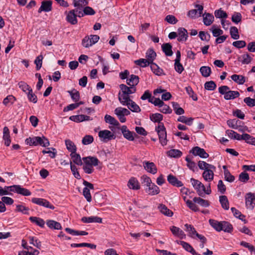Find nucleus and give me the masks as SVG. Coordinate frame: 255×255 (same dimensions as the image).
<instances>
[{"instance_id":"obj_1","label":"nucleus","mask_w":255,"mask_h":255,"mask_svg":"<svg viewBox=\"0 0 255 255\" xmlns=\"http://www.w3.org/2000/svg\"><path fill=\"white\" fill-rule=\"evenodd\" d=\"M193 201L194 202L191 200H187L186 201V203L189 208L195 212L199 210V208L195 203H197L203 207H208L210 206L209 201L201 198L200 197H194L193 199Z\"/></svg>"},{"instance_id":"obj_2","label":"nucleus","mask_w":255,"mask_h":255,"mask_svg":"<svg viewBox=\"0 0 255 255\" xmlns=\"http://www.w3.org/2000/svg\"><path fill=\"white\" fill-rule=\"evenodd\" d=\"M218 91L220 94L224 95V98L226 100L235 99L240 95L238 91L230 90L228 86H221L218 88Z\"/></svg>"},{"instance_id":"obj_3","label":"nucleus","mask_w":255,"mask_h":255,"mask_svg":"<svg viewBox=\"0 0 255 255\" xmlns=\"http://www.w3.org/2000/svg\"><path fill=\"white\" fill-rule=\"evenodd\" d=\"M25 142L27 144H28L30 146H37L38 145H40L43 147H46L49 145V142L48 140L44 136L42 137H29L26 139Z\"/></svg>"},{"instance_id":"obj_4","label":"nucleus","mask_w":255,"mask_h":255,"mask_svg":"<svg viewBox=\"0 0 255 255\" xmlns=\"http://www.w3.org/2000/svg\"><path fill=\"white\" fill-rule=\"evenodd\" d=\"M155 131L157 132L159 141L162 146L167 144V134L165 128L163 123L158 124L155 128Z\"/></svg>"},{"instance_id":"obj_5","label":"nucleus","mask_w":255,"mask_h":255,"mask_svg":"<svg viewBox=\"0 0 255 255\" xmlns=\"http://www.w3.org/2000/svg\"><path fill=\"white\" fill-rule=\"evenodd\" d=\"M120 88L122 91V94L121 93L119 94V100L120 103L126 102L130 100L129 95L131 91H130L129 87L127 86L125 84H121Z\"/></svg>"},{"instance_id":"obj_6","label":"nucleus","mask_w":255,"mask_h":255,"mask_svg":"<svg viewBox=\"0 0 255 255\" xmlns=\"http://www.w3.org/2000/svg\"><path fill=\"white\" fill-rule=\"evenodd\" d=\"M100 39L98 35H90L85 36L82 41V45L85 47H89L97 43Z\"/></svg>"},{"instance_id":"obj_7","label":"nucleus","mask_w":255,"mask_h":255,"mask_svg":"<svg viewBox=\"0 0 255 255\" xmlns=\"http://www.w3.org/2000/svg\"><path fill=\"white\" fill-rule=\"evenodd\" d=\"M98 135L101 141L104 142H106L116 138V135L111 131L107 129L100 130L98 133Z\"/></svg>"},{"instance_id":"obj_8","label":"nucleus","mask_w":255,"mask_h":255,"mask_svg":"<svg viewBox=\"0 0 255 255\" xmlns=\"http://www.w3.org/2000/svg\"><path fill=\"white\" fill-rule=\"evenodd\" d=\"M83 185L85 186L83 191V195L86 199L87 201L90 202L92 201V197L90 191V189H94V185L92 183L84 180Z\"/></svg>"},{"instance_id":"obj_9","label":"nucleus","mask_w":255,"mask_h":255,"mask_svg":"<svg viewBox=\"0 0 255 255\" xmlns=\"http://www.w3.org/2000/svg\"><path fill=\"white\" fill-rule=\"evenodd\" d=\"M31 202L35 204L54 210L55 207L50 204V203L45 199L40 198H33L31 199Z\"/></svg>"},{"instance_id":"obj_10","label":"nucleus","mask_w":255,"mask_h":255,"mask_svg":"<svg viewBox=\"0 0 255 255\" xmlns=\"http://www.w3.org/2000/svg\"><path fill=\"white\" fill-rule=\"evenodd\" d=\"M190 153H192L194 156H199L202 158H207L209 155L205 150L199 146H195L190 150Z\"/></svg>"},{"instance_id":"obj_11","label":"nucleus","mask_w":255,"mask_h":255,"mask_svg":"<svg viewBox=\"0 0 255 255\" xmlns=\"http://www.w3.org/2000/svg\"><path fill=\"white\" fill-rule=\"evenodd\" d=\"M195 7L196 9L190 10L187 13V15L192 18H195L197 15L201 16L203 13V6L202 5L196 4Z\"/></svg>"},{"instance_id":"obj_12","label":"nucleus","mask_w":255,"mask_h":255,"mask_svg":"<svg viewBox=\"0 0 255 255\" xmlns=\"http://www.w3.org/2000/svg\"><path fill=\"white\" fill-rule=\"evenodd\" d=\"M191 182L194 188L197 190L198 195L200 196H203V192H202V190L205 189L204 184L199 180L193 178H191Z\"/></svg>"},{"instance_id":"obj_13","label":"nucleus","mask_w":255,"mask_h":255,"mask_svg":"<svg viewBox=\"0 0 255 255\" xmlns=\"http://www.w3.org/2000/svg\"><path fill=\"white\" fill-rule=\"evenodd\" d=\"M124 106H127L132 112L139 113L141 110L140 107L134 101L130 99L129 101L121 103Z\"/></svg>"},{"instance_id":"obj_14","label":"nucleus","mask_w":255,"mask_h":255,"mask_svg":"<svg viewBox=\"0 0 255 255\" xmlns=\"http://www.w3.org/2000/svg\"><path fill=\"white\" fill-rule=\"evenodd\" d=\"M216 167L214 165V168H208L203 172L202 176L206 181H211L214 179V172L216 170Z\"/></svg>"},{"instance_id":"obj_15","label":"nucleus","mask_w":255,"mask_h":255,"mask_svg":"<svg viewBox=\"0 0 255 255\" xmlns=\"http://www.w3.org/2000/svg\"><path fill=\"white\" fill-rule=\"evenodd\" d=\"M176 242L178 244L181 245L185 251L190 253L192 255H201L197 253L189 243L182 241H177Z\"/></svg>"},{"instance_id":"obj_16","label":"nucleus","mask_w":255,"mask_h":255,"mask_svg":"<svg viewBox=\"0 0 255 255\" xmlns=\"http://www.w3.org/2000/svg\"><path fill=\"white\" fill-rule=\"evenodd\" d=\"M144 168L149 173L155 174L157 171L155 164L152 162L144 161L143 162Z\"/></svg>"},{"instance_id":"obj_17","label":"nucleus","mask_w":255,"mask_h":255,"mask_svg":"<svg viewBox=\"0 0 255 255\" xmlns=\"http://www.w3.org/2000/svg\"><path fill=\"white\" fill-rule=\"evenodd\" d=\"M52 2L50 0L42 1L38 12L40 13L42 11L49 12L51 11L52 9Z\"/></svg>"},{"instance_id":"obj_18","label":"nucleus","mask_w":255,"mask_h":255,"mask_svg":"<svg viewBox=\"0 0 255 255\" xmlns=\"http://www.w3.org/2000/svg\"><path fill=\"white\" fill-rule=\"evenodd\" d=\"M83 160L85 164H88L92 166H97L100 162L99 159L94 156H87L83 158Z\"/></svg>"},{"instance_id":"obj_19","label":"nucleus","mask_w":255,"mask_h":255,"mask_svg":"<svg viewBox=\"0 0 255 255\" xmlns=\"http://www.w3.org/2000/svg\"><path fill=\"white\" fill-rule=\"evenodd\" d=\"M255 195L251 193L247 194L246 196V205L248 208L253 209L255 204Z\"/></svg>"},{"instance_id":"obj_20","label":"nucleus","mask_w":255,"mask_h":255,"mask_svg":"<svg viewBox=\"0 0 255 255\" xmlns=\"http://www.w3.org/2000/svg\"><path fill=\"white\" fill-rule=\"evenodd\" d=\"M121 131L125 138L129 141H133L134 140L133 134H135V133L129 130L127 128V126H123L121 128Z\"/></svg>"},{"instance_id":"obj_21","label":"nucleus","mask_w":255,"mask_h":255,"mask_svg":"<svg viewBox=\"0 0 255 255\" xmlns=\"http://www.w3.org/2000/svg\"><path fill=\"white\" fill-rule=\"evenodd\" d=\"M146 193L150 195H157L160 192L159 188L152 183L145 189Z\"/></svg>"},{"instance_id":"obj_22","label":"nucleus","mask_w":255,"mask_h":255,"mask_svg":"<svg viewBox=\"0 0 255 255\" xmlns=\"http://www.w3.org/2000/svg\"><path fill=\"white\" fill-rule=\"evenodd\" d=\"M170 230L174 236L179 238L180 239H183L186 238V235L179 228L175 226H172L170 228Z\"/></svg>"},{"instance_id":"obj_23","label":"nucleus","mask_w":255,"mask_h":255,"mask_svg":"<svg viewBox=\"0 0 255 255\" xmlns=\"http://www.w3.org/2000/svg\"><path fill=\"white\" fill-rule=\"evenodd\" d=\"M167 181L172 185L177 187H182L183 185L181 181L178 180L175 176L171 174L168 175Z\"/></svg>"},{"instance_id":"obj_24","label":"nucleus","mask_w":255,"mask_h":255,"mask_svg":"<svg viewBox=\"0 0 255 255\" xmlns=\"http://www.w3.org/2000/svg\"><path fill=\"white\" fill-rule=\"evenodd\" d=\"M81 221L83 223H101L102 222V219L97 216H90V217H83L81 219Z\"/></svg>"},{"instance_id":"obj_25","label":"nucleus","mask_w":255,"mask_h":255,"mask_svg":"<svg viewBox=\"0 0 255 255\" xmlns=\"http://www.w3.org/2000/svg\"><path fill=\"white\" fill-rule=\"evenodd\" d=\"M178 37L177 38L179 41H185L188 38V32L187 30L182 27H180L178 29Z\"/></svg>"},{"instance_id":"obj_26","label":"nucleus","mask_w":255,"mask_h":255,"mask_svg":"<svg viewBox=\"0 0 255 255\" xmlns=\"http://www.w3.org/2000/svg\"><path fill=\"white\" fill-rule=\"evenodd\" d=\"M128 187L132 190H138L140 189V185L137 179L135 177H131L128 183Z\"/></svg>"},{"instance_id":"obj_27","label":"nucleus","mask_w":255,"mask_h":255,"mask_svg":"<svg viewBox=\"0 0 255 255\" xmlns=\"http://www.w3.org/2000/svg\"><path fill=\"white\" fill-rule=\"evenodd\" d=\"M3 140L6 146H9L11 143V139L9 135V131L7 127H4L3 129Z\"/></svg>"},{"instance_id":"obj_28","label":"nucleus","mask_w":255,"mask_h":255,"mask_svg":"<svg viewBox=\"0 0 255 255\" xmlns=\"http://www.w3.org/2000/svg\"><path fill=\"white\" fill-rule=\"evenodd\" d=\"M77 14L75 13V10H70L66 16L67 21L72 24L77 23Z\"/></svg>"},{"instance_id":"obj_29","label":"nucleus","mask_w":255,"mask_h":255,"mask_svg":"<svg viewBox=\"0 0 255 255\" xmlns=\"http://www.w3.org/2000/svg\"><path fill=\"white\" fill-rule=\"evenodd\" d=\"M203 22L206 26L210 25L214 20V16L210 13H205L203 15Z\"/></svg>"},{"instance_id":"obj_30","label":"nucleus","mask_w":255,"mask_h":255,"mask_svg":"<svg viewBox=\"0 0 255 255\" xmlns=\"http://www.w3.org/2000/svg\"><path fill=\"white\" fill-rule=\"evenodd\" d=\"M172 45L169 43H163L162 46V50L167 56H171L173 55Z\"/></svg>"},{"instance_id":"obj_31","label":"nucleus","mask_w":255,"mask_h":255,"mask_svg":"<svg viewBox=\"0 0 255 255\" xmlns=\"http://www.w3.org/2000/svg\"><path fill=\"white\" fill-rule=\"evenodd\" d=\"M46 224L51 229L60 230L62 229V226L60 223L53 220H47Z\"/></svg>"},{"instance_id":"obj_32","label":"nucleus","mask_w":255,"mask_h":255,"mask_svg":"<svg viewBox=\"0 0 255 255\" xmlns=\"http://www.w3.org/2000/svg\"><path fill=\"white\" fill-rule=\"evenodd\" d=\"M228 126L233 129H238L241 127V121L235 119H230L227 121Z\"/></svg>"},{"instance_id":"obj_33","label":"nucleus","mask_w":255,"mask_h":255,"mask_svg":"<svg viewBox=\"0 0 255 255\" xmlns=\"http://www.w3.org/2000/svg\"><path fill=\"white\" fill-rule=\"evenodd\" d=\"M210 225L218 232L222 231V221H218L214 219H210L209 221Z\"/></svg>"},{"instance_id":"obj_34","label":"nucleus","mask_w":255,"mask_h":255,"mask_svg":"<svg viewBox=\"0 0 255 255\" xmlns=\"http://www.w3.org/2000/svg\"><path fill=\"white\" fill-rule=\"evenodd\" d=\"M223 168L224 169V175L225 180L229 182H234L235 179V176L231 174L226 165H224Z\"/></svg>"},{"instance_id":"obj_35","label":"nucleus","mask_w":255,"mask_h":255,"mask_svg":"<svg viewBox=\"0 0 255 255\" xmlns=\"http://www.w3.org/2000/svg\"><path fill=\"white\" fill-rule=\"evenodd\" d=\"M139 83V77L137 75L132 74L129 79H127V83L129 86H135Z\"/></svg>"},{"instance_id":"obj_36","label":"nucleus","mask_w":255,"mask_h":255,"mask_svg":"<svg viewBox=\"0 0 255 255\" xmlns=\"http://www.w3.org/2000/svg\"><path fill=\"white\" fill-rule=\"evenodd\" d=\"M65 145L68 150L71 152V153L76 152L77 147L74 143L70 139H67L65 140Z\"/></svg>"},{"instance_id":"obj_37","label":"nucleus","mask_w":255,"mask_h":255,"mask_svg":"<svg viewBox=\"0 0 255 255\" xmlns=\"http://www.w3.org/2000/svg\"><path fill=\"white\" fill-rule=\"evenodd\" d=\"M241 140H245L247 143L255 145V137L248 133H243L241 137Z\"/></svg>"},{"instance_id":"obj_38","label":"nucleus","mask_w":255,"mask_h":255,"mask_svg":"<svg viewBox=\"0 0 255 255\" xmlns=\"http://www.w3.org/2000/svg\"><path fill=\"white\" fill-rule=\"evenodd\" d=\"M184 226L186 228L185 230L188 233L189 236L193 239H195V236L198 233L194 227L192 225L188 224H186Z\"/></svg>"},{"instance_id":"obj_39","label":"nucleus","mask_w":255,"mask_h":255,"mask_svg":"<svg viewBox=\"0 0 255 255\" xmlns=\"http://www.w3.org/2000/svg\"><path fill=\"white\" fill-rule=\"evenodd\" d=\"M243 64H249L253 60L252 57L248 53L244 54L238 58Z\"/></svg>"},{"instance_id":"obj_40","label":"nucleus","mask_w":255,"mask_h":255,"mask_svg":"<svg viewBox=\"0 0 255 255\" xmlns=\"http://www.w3.org/2000/svg\"><path fill=\"white\" fill-rule=\"evenodd\" d=\"M231 78L239 85H242L246 82L245 77L241 75L233 74L231 76Z\"/></svg>"},{"instance_id":"obj_41","label":"nucleus","mask_w":255,"mask_h":255,"mask_svg":"<svg viewBox=\"0 0 255 255\" xmlns=\"http://www.w3.org/2000/svg\"><path fill=\"white\" fill-rule=\"evenodd\" d=\"M150 68L154 74L157 76H160L163 74L162 69L160 68L154 62L150 63Z\"/></svg>"},{"instance_id":"obj_42","label":"nucleus","mask_w":255,"mask_h":255,"mask_svg":"<svg viewBox=\"0 0 255 255\" xmlns=\"http://www.w3.org/2000/svg\"><path fill=\"white\" fill-rule=\"evenodd\" d=\"M14 189L16 190V185L5 186L4 188L0 186V196L8 195L10 191H14Z\"/></svg>"},{"instance_id":"obj_43","label":"nucleus","mask_w":255,"mask_h":255,"mask_svg":"<svg viewBox=\"0 0 255 255\" xmlns=\"http://www.w3.org/2000/svg\"><path fill=\"white\" fill-rule=\"evenodd\" d=\"M29 220L33 223L35 224L36 225L41 228H44L45 226V221L43 219L36 217H30Z\"/></svg>"},{"instance_id":"obj_44","label":"nucleus","mask_w":255,"mask_h":255,"mask_svg":"<svg viewBox=\"0 0 255 255\" xmlns=\"http://www.w3.org/2000/svg\"><path fill=\"white\" fill-rule=\"evenodd\" d=\"M156 56V53L152 48L148 49L146 52V58L150 62H153Z\"/></svg>"},{"instance_id":"obj_45","label":"nucleus","mask_w":255,"mask_h":255,"mask_svg":"<svg viewBox=\"0 0 255 255\" xmlns=\"http://www.w3.org/2000/svg\"><path fill=\"white\" fill-rule=\"evenodd\" d=\"M166 154L170 157L179 158L181 156L182 153L178 149H173L167 151Z\"/></svg>"},{"instance_id":"obj_46","label":"nucleus","mask_w":255,"mask_h":255,"mask_svg":"<svg viewBox=\"0 0 255 255\" xmlns=\"http://www.w3.org/2000/svg\"><path fill=\"white\" fill-rule=\"evenodd\" d=\"M160 211L164 215L168 217H171L173 215V212L163 204H160L158 206Z\"/></svg>"},{"instance_id":"obj_47","label":"nucleus","mask_w":255,"mask_h":255,"mask_svg":"<svg viewBox=\"0 0 255 255\" xmlns=\"http://www.w3.org/2000/svg\"><path fill=\"white\" fill-rule=\"evenodd\" d=\"M226 133L231 139L241 140V137H242V135L233 130L228 129L226 131Z\"/></svg>"},{"instance_id":"obj_48","label":"nucleus","mask_w":255,"mask_h":255,"mask_svg":"<svg viewBox=\"0 0 255 255\" xmlns=\"http://www.w3.org/2000/svg\"><path fill=\"white\" fill-rule=\"evenodd\" d=\"M68 92L69 93L73 101L76 103L79 101L80 98V93L77 90L73 89L71 91H68Z\"/></svg>"},{"instance_id":"obj_49","label":"nucleus","mask_w":255,"mask_h":255,"mask_svg":"<svg viewBox=\"0 0 255 255\" xmlns=\"http://www.w3.org/2000/svg\"><path fill=\"white\" fill-rule=\"evenodd\" d=\"M17 194H20L24 196H28L31 195V192L29 190L22 187L21 186L17 185Z\"/></svg>"},{"instance_id":"obj_50","label":"nucleus","mask_w":255,"mask_h":255,"mask_svg":"<svg viewBox=\"0 0 255 255\" xmlns=\"http://www.w3.org/2000/svg\"><path fill=\"white\" fill-rule=\"evenodd\" d=\"M219 201L223 208L225 210L229 209V203L226 196L222 195L220 196Z\"/></svg>"},{"instance_id":"obj_51","label":"nucleus","mask_w":255,"mask_h":255,"mask_svg":"<svg viewBox=\"0 0 255 255\" xmlns=\"http://www.w3.org/2000/svg\"><path fill=\"white\" fill-rule=\"evenodd\" d=\"M150 120L154 123H161L160 122L163 120V116L159 113L152 114L149 116Z\"/></svg>"},{"instance_id":"obj_52","label":"nucleus","mask_w":255,"mask_h":255,"mask_svg":"<svg viewBox=\"0 0 255 255\" xmlns=\"http://www.w3.org/2000/svg\"><path fill=\"white\" fill-rule=\"evenodd\" d=\"M222 231L225 232L231 233L233 231L232 225L228 222L222 221Z\"/></svg>"},{"instance_id":"obj_53","label":"nucleus","mask_w":255,"mask_h":255,"mask_svg":"<svg viewBox=\"0 0 255 255\" xmlns=\"http://www.w3.org/2000/svg\"><path fill=\"white\" fill-rule=\"evenodd\" d=\"M105 121L106 123H109L115 126H118L120 125L119 122L115 118L109 115H105Z\"/></svg>"},{"instance_id":"obj_54","label":"nucleus","mask_w":255,"mask_h":255,"mask_svg":"<svg viewBox=\"0 0 255 255\" xmlns=\"http://www.w3.org/2000/svg\"><path fill=\"white\" fill-rule=\"evenodd\" d=\"M70 156L73 160V162L78 165H82L83 162L82 161L81 156L79 154L76 153V152H74L73 154L71 153Z\"/></svg>"},{"instance_id":"obj_55","label":"nucleus","mask_w":255,"mask_h":255,"mask_svg":"<svg viewBox=\"0 0 255 255\" xmlns=\"http://www.w3.org/2000/svg\"><path fill=\"white\" fill-rule=\"evenodd\" d=\"M214 14L216 18H221L222 19H224L228 17L227 12L222 10L221 8L216 10L214 12Z\"/></svg>"},{"instance_id":"obj_56","label":"nucleus","mask_w":255,"mask_h":255,"mask_svg":"<svg viewBox=\"0 0 255 255\" xmlns=\"http://www.w3.org/2000/svg\"><path fill=\"white\" fill-rule=\"evenodd\" d=\"M200 72L202 76L208 77L211 75V69L208 66H202L200 68Z\"/></svg>"},{"instance_id":"obj_57","label":"nucleus","mask_w":255,"mask_h":255,"mask_svg":"<svg viewBox=\"0 0 255 255\" xmlns=\"http://www.w3.org/2000/svg\"><path fill=\"white\" fill-rule=\"evenodd\" d=\"M193 120L194 119L192 118H187V117L184 116H180L177 119L178 122L184 123L187 125L188 126H191L192 125Z\"/></svg>"},{"instance_id":"obj_58","label":"nucleus","mask_w":255,"mask_h":255,"mask_svg":"<svg viewBox=\"0 0 255 255\" xmlns=\"http://www.w3.org/2000/svg\"><path fill=\"white\" fill-rule=\"evenodd\" d=\"M172 105L176 114L181 115L184 113V110L183 108L179 107V105L178 103L172 102Z\"/></svg>"},{"instance_id":"obj_59","label":"nucleus","mask_w":255,"mask_h":255,"mask_svg":"<svg viewBox=\"0 0 255 255\" xmlns=\"http://www.w3.org/2000/svg\"><path fill=\"white\" fill-rule=\"evenodd\" d=\"M26 95L27 98L30 102L33 103H37L38 100L37 96L33 93L32 89H30V90L26 93Z\"/></svg>"},{"instance_id":"obj_60","label":"nucleus","mask_w":255,"mask_h":255,"mask_svg":"<svg viewBox=\"0 0 255 255\" xmlns=\"http://www.w3.org/2000/svg\"><path fill=\"white\" fill-rule=\"evenodd\" d=\"M199 168L201 170H205L208 168H214V165L207 163L205 161L200 160L198 163Z\"/></svg>"},{"instance_id":"obj_61","label":"nucleus","mask_w":255,"mask_h":255,"mask_svg":"<svg viewBox=\"0 0 255 255\" xmlns=\"http://www.w3.org/2000/svg\"><path fill=\"white\" fill-rule=\"evenodd\" d=\"M134 63L136 65L142 67H145L150 65V62L146 59L140 58L135 60Z\"/></svg>"},{"instance_id":"obj_62","label":"nucleus","mask_w":255,"mask_h":255,"mask_svg":"<svg viewBox=\"0 0 255 255\" xmlns=\"http://www.w3.org/2000/svg\"><path fill=\"white\" fill-rule=\"evenodd\" d=\"M29 243L33 245L34 246L38 249H40L41 247V243L39 240L35 237H29Z\"/></svg>"},{"instance_id":"obj_63","label":"nucleus","mask_w":255,"mask_h":255,"mask_svg":"<svg viewBox=\"0 0 255 255\" xmlns=\"http://www.w3.org/2000/svg\"><path fill=\"white\" fill-rule=\"evenodd\" d=\"M230 33L231 37L234 39H238L240 37L238 28L235 26H232L230 28Z\"/></svg>"},{"instance_id":"obj_64","label":"nucleus","mask_w":255,"mask_h":255,"mask_svg":"<svg viewBox=\"0 0 255 255\" xmlns=\"http://www.w3.org/2000/svg\"><path fill=\"white\" fill-rule=\"evenodd\" d=\"M216 87L217 85L213 81L206 82L204 84V88L207 90L213 91Z\"/></svg>"}]
</instances>
